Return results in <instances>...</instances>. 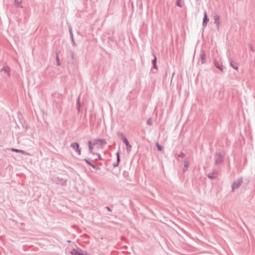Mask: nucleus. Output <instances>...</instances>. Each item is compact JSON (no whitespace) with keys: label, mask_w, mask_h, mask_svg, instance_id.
Wrapping results in <instances>:
<instances>
[{"label":"nucleus","mask_w":255,"mask_h":255,"mask_svg":"<svg viewBox=\"0 0 255 255\" xmlns=\"http://www.w3.org/2000/svg\"><path fill=\"white\" fill-rule=\"evenodd\" d=\"M152 120L151 119H149L147 121V124L149 125V126H151L152 125Z\"/></svg>","instance_id":"obj_11"},{"label":"nucleus","mask_w":255,"mask_h":255,"mask_svg":"<svg viewBox=\"0 0 255 255\" xmlns=\"http://www.w3.org/2000/svg\"><path fill=\"white\" fill-rule=\"evenodd\" d=\"M105 143V141L103 139H97L94 142V144H102Z\"/></svg>","instance_id":"obj_7"},{"label":"nucleus","mask_w":255,"mask_h":255,"mask_svg":"<svg viewBox=\"0 0 255 255\" xmlns=\"http://www.w3.org/2000/svg\"><path fill=\"white\" fill-rule=\"evenodd\" d=\"M216 66L217 67H218L221 70H222V69L221 68V67L219 65H217L216 64Z\"/></svg>","instance_id":"obj_16"},{"label":"nucleus","mask_w":255,"mask_h":255,"mask_svg":"<svg viewBox=\"0 0 255 255\" xmlns=\"http://www.w3.org/2000/svg\"><path fill=\"white\" fill-rule=\"evenodd\" d=\"M21 2V0H15V2L18 5L20 4Z\"/></svg>","instance_id":"obj_14"},{"label":"nucleus","mask_w":255,"mask_h":255,"mask_svg":"<svg viewBox=\"0 0 255 255\" xmlns=\"http://www.w3.org/2000/svg\"><path fill=\"white\" fill-rule=\"evenodd\" d=\"M88 143H89V149L90 150V151L92 152L93 149V145H92L91 141H89Z\"/></svg>","instance_id":"obj_9"},{"label":"nucleus","mask_w":255,"mask_h":255,"mask_svg":"<svg viewBox=\"0 0 255 255\" xmlns=\"http://www.w3.org/2000/svg\"><path fill=\"white\" fill-rule=\"evenodd\" d=\"M11 150H12V151H15V152H18V151H19V150H18L16 149H13H13H12Z\"/></svg>","instance_id":"obj_17"},{"label":"nucleus","mask_w":255,"mask_h":255,"mask_svg":"<svg viewBox=\"0 0 255 255\" xmlns=\"http://www.w3.org/2000/svg\"><path fill=\"white\" fill-rule=\"evenodd\" d=\"M71 146L75 149L77 152L79 154H81V150L79 148V145L77 143H74L71 145Z\"/></svg>","instance_id":"obj_2"},{"label":"nucleus","mask_w":255,"mask_h":255,"mask_svg":"<svg viewBox=\"0 0 255 255\" xmlns=\"http://www.w3.org/2000/svg\"><path fill=\"white\" fill-rule=\"evenodd\" d=\"M117 155H118V160L119 161L120 160L119 153H118Z\"/></svg>","instance_id":"obj_18"},{"label":"nucleus","mask_w":255,"mask_h":255,"mask_svg":"<svg viewBox=\"0 0 255 255\" xmlns=\"http://www.w3.org/2000/svg\"><path fill=\"white\" fill-rule=\"evenodd\" d=\"M189 163L188 162H187V161L184 162V166L186 167V169H187V168H188V167L189 166Z\"/></svg>","instance_id":"obj_13"},{"label":"nucleus","mask_w":255,"mask_h":255,"mask_svg":"<svg viewBox=\"0 0 255 255\" xmlns=\"http://www.w3.org/2000/svg\"><path fill=\"white\" fill-rule=\"evenodd\" d=\"M57 61H58L57 62V64H58V65H59V59H58V57H57Z\"/></svg>","instance_id":"obj_19"},{"label":"nucleus","mask_w":255,"mask_h":255,"mask_svg":"<svg viewBox=\"0 0 255 255\" xmlns=\"http://www.w3.org/2000/svg\"><path fill=\"white\" fill-rule=\"evenodd\" d=\"M242 183V181L241 180H238L237 181H235L232 186L233 189L234 190L235 189L239 188Z\"/></svg>","instance_id":"obj_4"},{"label":"nucleus","mask_w":255,"mask_h":255,"mask_svg":"<svg viewBox=\"0 0 255 255\" xmlns=\"http://www.w3.org/2000/svg\"><path fill=\"white\" fill-rule=\"evenodd\" d=\"M124 143L126 144L127 146V150L128 151H130V149H131V145L129 144V142L128 140V139L126 138H124Z\"/></svg>","instance_id":"obj_6"},{"label":"nucleus","mask_w":255,"mask_h":255,"mask_svg":"<svg viewBox=\"0 0 255 255\" xmlns=\"http://www.w3.org/2000/svg\"><path fill=\"white\" fill-rule=\"evenodd\" d=\"M177 5L179 7L182 6V1L181 0H178L177 1Z\"/></svg>","instance_id":"obj_10"},{"label":"nucleus","mask_w":255,"mask_h":255,"mask_svg":"<svg viewBox=\"0 0 255 255\" xmlns=\"http://www.w3.org/2000/svg\"><path fill=\"white\" fill-rule=\"evenodd\" d=\"M215 23L216 24L218 28L220 24V16L219 15H216L214 17Z\"/></svg>","instance_id":"obj_5"},{"label":"nucleus","mask_w":255,"mask_h":255,"mask_svg":"<svg viewBox=\"0 0 255 255\" xmlns=\"http://www.w3.org/2000/svg\"><path fill=\"white\" fill-rule=\"evenodd\" d=\"M205 54L204 53L202 54L201 55V60L202 63H204L205 62Z\"/></svg>","instance_id":"obj_8"},{"label":"nucleus","mask_w":255,"mask_h":255,"mask_svg":"<svg viewBox=\"0 0 255 255\" xmlns=\"http://www.w3.org/2000/svg\"><path fill=\"white\" fill-rule=\"evenodd\" d=\"M72 255H87L86 252H83L81 250H75L73 249L71 252Z\"/></svg>","instance_id":"obj_1"},{"label":"nucleus","mask_w":255,"mask_h":255,"mask_svg":"<svg viewBox=\"0 0 255 255\" xmlns=\"http://www.w3.org/2000/svg\"><path fill=\"white\" fill-rule=\"evenodd\" d=\"M157 147L159 151H161L162 150V147L158 144H156Z\"/></svg>","instance_id":"obj_12"},{"label":"nucleus","mask_w":255,"mask_h":255,"mask_svg":"<svg viewBox=\"0 0 255 255\" xmlns=\"http://www.w3.org/2000/svg\"><path fill=\"white\" fill-rule=\"evenodd\" d=\"M209 19L208 17L207 14L206 12L204 13V18L203 21V26L205 27L206 26L208 22L209 21Z\"/></svg>","instance_id":"obj_3"},{"label":"nucleus","mask_w":255,"mask_h":255,"mask_svg":"<svg viewBox=\"0 0 255 255\" xmlns=\"http://www.w3.org/2000/svg\"><path fill=\"white\" fill-rule=\"evenodd\" d=\"M156 57H155L154 58V61H153V63H154V68H156V66H155V62H156Z\"/></svg>","instance_id":"obj_15"}]
</instances>
